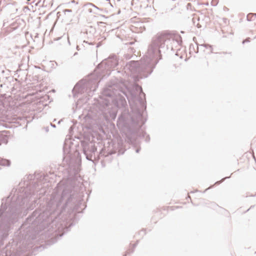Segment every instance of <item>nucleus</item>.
I'll return each instance as SVG.
<instances>
[{
  "label": "nucleus",
  "instance_id": "obj_1",
  "mask_svg": "<svg viewBox=\"0 0 256 256\" xmlns=\"http://www.w3.org/2000/svg\"><path fill=\"white\" fill-rule=\"evenodd\" d=\"M2 161L4 164H8V162L7 160H2Z\"/></svg>",
  "mask_w": 256,
  "mask_h": 256
}]
</instances>
